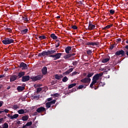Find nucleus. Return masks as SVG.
Returning a JSON list of instances; mask_svg holds the SVG:
<instances>
[{"label":"nucleus","mask_w":128,"mask_h":128,"mask_svg":"<svg viewBox=\"0 0 128 128\" xmlns=\"http://www.w3.org/2000/svg\"><path fill=\"white\" fill-rule=\"evenodd\" d=\"M46 111V108H44V107H40L38 108L36 110V112H38V114H40V112H44Z\"/></svg>","instance_id":"obj_9"},{"label":"nucleus","mask_w":128,"mask_h":128,"mask_svg":"<svg viewBox=\"0 0 128 128\" xmlns=\"http://www.w3.org/2000/svg\"><path fill=\"white\" fill-rule=\"evenodd\" d=\"M34 100H38V98H40V95L34 96Z\"/></svg>","instance_id":"obj_47"},{"label":"nucleus","mask_w":128,"mask_h":128,"mask_svg":"<svg viewBox=\"0 0 128 128\" xmlns=\"http://www.w3.org/2000/svg\"><path fill=\"white\" fill-rule=\"evenodd\" d=\"M26 74V72H21L18 73L17 78H18V80L19 78H22V76H24Z\"/></svg>","instance_id":"obj_12"},{"label":"nucleus","mask_w":128,"mask_h":128,"mask_svg":"<svg viewBox=\"0 0 128 128\" xmlns=\"http://www.w3.org/2000/svg\"><path fill=\"white\" fill-rule=\"evenodd\" d=\"M2 104H4V102H0V108L2 106Z\"/></svg>","instance_id":"obj_52"},{"label":"nucleus","mask_w":128,"mask_h":128,"mask_svg":"<svg viewBox=\"0 0 128 128\" xmlns=\"http://www.w3.org/2000/svg\"><path fill=\"white\" fill-rule=\"evenodd\" d=\"M86 46H98L100 42H88L86 44Z\"/></svg>","instance_id":"obj_16"},{"label":"nucleus","mask_w":128,"mask_h":128,"mask_svg":"<svg viewBox=\"0 0 128 128\" xmlns=\"http://www.w3.org/2000/svg\"><path fill=\"white\" fill-rule=\"evenodd\" d=\"M94 28H96V25L92 24V22H89L88 30H92Z\"/></svg>","instance_id":"obj_10"},{"label":"nucleus","mask_w":128,"mask_h":128,"mask_svg":"<svg viewBox=\"0 0 128 128\" xmlns=\"http://www.w3.org/2000/svg\"><path fill=\"white\" fill-rule=\"evenodd\" d=\"M98 86H97V87H96V86H95V87L94 88V90H98Z\"/></svg>","instance_id":"obj_62"},{"label":"nucleus","mask_w":128,"mask_h":128,"mask_svg":"<svg viewBox=\"0 0 128 128\" xmlns=\"http://www.w3.org/2000/svg\"><path fill=\"white\" fill-rule=\"evenodd\" d=\"M5 30L8 32H12V30L10 28H5Z\"/></svg>","instance_id":"obj_36"},{"label":"nucleus","mask_w":128,"mask_h":128,"mask_svg":"<svg viewBox=\"0 0 128 128\" xmlns=\"http://www.w3.org/2000/svg\"><path fill=\"white\" fill-rule=\"evenodd\" d=\"M96 84V82H94V81H92V82H91L90 84V87L92 88H94V84Z\"/></svg>","instance_id":"obj_33"},{"label":"nucleus","mask_w":128,"mask_h":128,"mask_svg":"<svg viewBox=\"0 0 128 128\" xmlns=\"http://www.w3.org/2000/svg\"><path fill=\"white\" fill-rule=\"evenodd\" d=\"M60 42H58L57 44H56V48H58L60 46Z\"/></svg>","instance_id":"obj_53"},{"label":"nucleus","mask_w":128,"mask_h":128,"mask_svg":"<svg viewBox=\"0 0 128 128\" xmlns=\"http://www.w3.org/2000/svg\"><path fill=\"white\" fill-rule=\"evenodd\" d=\"M117 40H118V42H120V40H122V39H120V38H118V39H117Z\"/></svg>","instance_id":"obj_63"},{"label":"nucleus","mask_w":128,"mask_h":128,"mask_svg":"<svg viewBox=\"0 0 128 128\" xmlns=\"http://www.w3.org/2000/svg\"><path fill=\"white\" fill-rule=\"evenodd\" d=\"M90 78H85L80 80L81 82H82V84H90Z\"/></svg>","instance_id":"obj_8"},{"label":"nucleus","mask_w":128,"mask_h":128,"mask_svg":"<svg viewBox=\"0 0 128 128\" xmlns=\"http://www.w3.org/2000/svg\"><path fill=\"white\" fill-rule=\"evenodd\" d=\"M17 124H22V123L20 122V121H18L16 122Z\"/></svg>","instance_id":"obj_57"},{"label":"nucleus","mask_w":128,"mask_h":128,"mask_svg":"<svg viewBox=\"0 0 128 128\" xmlns=\"http://www.w3.org/2000/svg\"><path fill=\"white\" fill-rule=\"evenodd\" d=\"M78 64V61H74L72 62L73 66H77Z\"/></svg>","instance_id":"obj_46"},{"label":"nucleus","mask_w":128,"mask_h":128,"mask_svg":"<svg viewBox=\"0 0 128 128\" xmlns=\"http://www.w3.org/2000/svg\"><path fill=\"white\" fill-rule=\"evenodd\" d=\"M56 100H52L49 102L50 103V105L52 106V104H56Z\"/></svg>","instance_id":"obj_38"},{"label":"nucleus","mask_w":128,"mask_h":128,"mask_svg":"<svg viewBox=\"0 0 128 128\" xmlns=\"http://www.w3.org/2000/svg\"><path fill=\"white\" fill-rule=\"evenodd\" d=\"M46 106L47 108H50V106H52L49 102H46Z\"/></svg>","instance_id":"obj_35"},{"label":"nucleus","mask_w":128,"mask_h":128,"mask_svg":"<svg viewBox=\"0 0 128 128\" xmlns=\"http://www.w3.org/2000/svg\"><path fill=\"white\" fill-rule=\"evenodd\" d=\"M13 108H14V110H16V109L18 108V106L16 104L14 105Z\"/></svg>","instance_id":"obj_43"},{"label":"nucleus","mask_w":128,"mask_h":128,"mask_svg":"<svg viewBox=\"0 0 128 128\" xmlns=\"http://www.w3.org/2000/svg\"><path fill=\"white\" fill-rule=\"evenodd\" d=\"M2 42L4 44H6V46L7 44H14V40L11 38H4V40H2Z\"/></svg>","instance_id":"obj_2"},{"label":"nucleus","mask_w":128,"mask_h":128,"mask_svg":"<svg viewBox=\"0 0 128 128\" xmlns=\"http://www.w3.org/2000/svg\"><path fill=\"white\" fill-rule=\"evenodd\" d=\"M50 36L52 40H58V36L54 34H52Z\"/></svg>","instance_id":"obj_24"},{"label":"nucleus","mask_w":128,"mask_h":128,"mask_svg":"<svg viewBox=\"0 0 128 128\" xmlns=\"http://www.w3.org/2000/svg\"><path fill=\"white\" fill-rule=\"evenodd\" d=\"M20 68H22V70H28V65L24 62H22L20 63V66H18Z\"/></svg>","instance_id":"obj_7"},{"label":"nucleus","mask_w":128,"mask_h":128,"mask_svg":"<svg viewBox=\"0 0 128 128\" xmlns=\"http://www.w3.org/2000/svg\"><path fill=\"white\" fill-rule=\"evenodd\" d=\"M55 84H56V82L52 81V85Z\"/></svg>","instance_id":"obj_55"},{"label":"nucleus","mask_w":128,"mask_h":128,"mask_svg":"<svg viewBox=\"0 0 128 128\" xmlns=\"http://www.w3.org/2000/svg\"><path fill=\"white\" fill-rule=\"evenodd\" d=\"M55 78L56 80H60V76H58V74L55 75Z\"/></svg>","instance_id":"obj_40"},{"label":"nucleus","mask_w":128,"mask_h":128,"mask_svg":"<svg viewBox=\"0 0 128 128\" xmlns=\"http://www.w3.org/2000/svg\"><path fill=\"white\" fill-rule=\"evenodd\" d=\"M6 76L4 74L0 75V78H4Z\"/></svg>","instance_id":"obj_54"},{"label":"nucleus","mask_w":128,"mask_h":128,"mask_svg":"<svg viewBox=\"0 0 128 128\" xmlns=\"http://www.w3.org/2000/svg\"><path fill=\"white\" fill-rule=\"evenodd\" d=\"M65 52H66V54H70V52H72V46H68L65 48Z\"/></svg>","instance_id":"obj_15"},{"label":"nucleus","mask_w":128,"mask_h":128,"mask_svg":"<svg viewBox=\"0 0 128 128\" xmlns=\"http://www.w3.org/2000/svg\"><path fill=\"white\" fill-rule=\"evenodd\" d=\"M104 76V73L102 72L97 74L93 76L92 80L96 84V82H98V80H100V76Z\"/></svg>","instance_id":"obj_3"},{"label":"nucleus","mask_w":128,"mask_h":128,"mask_svg":"<svg viewBox=\"0 0 128 128\" xmlns=\"http://www.w3.org/2000/svg\"><path fill=\"white\" fill-rule=\"evenodd\" d=\"M110 60V58H106L102 60V62L103 64H106V62H108Z\"/></svg>","instance_id":"obj_25"},{"label":"nucleus","mask_w":128,"mask_h":128,"mask_svg":"<svg viewBox=\"0 0 128 128\" xmlns=\"http://www.w3.org/2000/svg\"><path fill=\"white\" fill-rule=\"evenodd\" d=\"M42 74H48V68L44 66L42 70Z\"/></svg>","instance_id":"obj_18"},{"label":"nucleus","mask_w":128,"mask_h":128,"mask_svg":"<svg viewBox=\"0 0 128 128\" xmlns=\"http://www.w3.org/2000/svg\"><path fill=\"white\" fill-rule=\"evenodd\" d=\"M76 88H74V89H72V92H76Z\"/></svg>","instance_id":"obj_61"},{"label":"nucleus","mask_w":128,"mask_h":128,"mask_svg":"<svg viewBox=\"0 0 128 128\" xmlns=\"http://www.w3.org/2000/svg\"><path fill=\"white\" fill-rule=\"evenodd\" d=\"M38 38L40 40H46V37L45 36H38Z\"/></svg>","instance_id":"obj_32"},{"label":"nucleus","mask_w":128,"mask_h":128,"mask_svg":"<svg viewBox=\"0 0 128 128\" xmlns=\"http://www.w3.org/2000/svg\"><path fill=\"white\" fill-rule=\"evenodd\" d=\"M124 56V55L126 54V52L124 50H120L116 52L115 53V56Z\"/></svg>","instance_id":"obj_5"},{"label":"nucleus","mask_w":128,"mask_h":128,"mask_svg":"<svg viewBox=\"0 0 128 128\" xmlns=\"http://www.w3.org/2000/svg\"><path fill=\"white\" fill-rule=\"evenodd\" d=\"M76 86V83L70 84L68 86V88H74V86Z\"/></svg>","instance_id":"obj_31"},{"label":"nucleus","mask_w":128,"mask_h":128,"mask_svg":"<svg viewBox=\"0 0 128 128\" xmlns=\"http://www.w3.org/2000/svg\"><path fill=\"white\" fill-rule=\"evenodd\" d=\"M52 96H54L55 98H58V96H60V94H58V93H56Z\"/></svg>","instance_id":"obj_42"},{"label":"nucleus","mask_w":128,"mask_h":128,"mask_svg":"<svg viewBox=\"0 0 128 128\" xmlns=\"http://www.w3.org/2000/svg\"><path fill=\"white\" fill-rule=\"evenodd\" d=\"M28 28L23 30H22L20 31V34H28Z\"/></svg>","instance_id":"obj_20"},{"label":"nucleus","mask_w":128,"mask_h":128,"mask_svg":"<svg viewBox=\"0 0 128 128\" xmlns=\"http://www.w3.org/2000/svg\"><path fill=\"white\" fill-rule=\"evenodd\" d=\"M24 90V86H18L17 87V90L18 92H22Z\"/></svg>","instance_id":"obj_22"},{"label":"nucleus","mask_w":128,"mask_h":128,"mask_svg":"<svg viewBox=\"0 0 128 128\" xmlns=\"http://www.w3.org/2000/svg\"><path fill=\"white\" fill-rule=\"evenodd\" d=\"M86 53H87V54H88V56H90L92 54V52L90 50H88L86 51Z\"/></svg>","instance_id":"obj_34"},{"label":"nucleus","mask_w":128,"mask_h":128,"mask_svg":"<svg viewBox=\"0 0 128 128\" xmlns=\"http://www.w3.org/2000/svg\"><path fill=\"white\" fill-rule=\"evenodd\" d=\"M28 118H29L28 116L26 115V116H23L22 118V120H24V122H26V120H28Z\"/></svg>","instance_id":"obj_23"},{"label":"nucleus","mask_w":128,"mask_h":128,"mask_svg":"<svg viewBox=\"0 0 128 128\" xmlns=\"http://www.w3.org/2000/svg\"><path fill=\"white\" fill-rule=\"evenodd\" d=\"M2 120H4V118H0V124L2 122Z\"/></svg>","instance_id":"obj_56"},{"label":"nucleus","mask_w":128,"mask_h":128,"mask_svg":"<svg viewBox=\"0 0 128 128\" xmlns=\"http://www.w3.org/2000/svg\"><path fill=\"white\" fill-rule=\"evenodd\" d=\"M42 88H38L36 90V92L38 93L40 92H42Z\"/></svg>","instance_id":"obj_41"},{"label":"nucleus","mask_w":128,"mask_h":128,"mask_svg":"<svg viewBox=\"0 0 128 128\" xmlns=\"http://www.w3.org/2000/svg\"><path fill=\"white\" fill-rule=\"evenodd\" d=\"M42 76L40 75H38L35 76H31L30 79L32 80V82H36V80H40L42 79Z\"/></svg>","instance_id":"obj_6"},{"label":"nucleus","mask_w":128,"mask_h":128,"mask_svg":"<svg viewBox=\"0 0 128 128\" xmlns=\"http://www.w3.org/2000/svg\"><path fill=\"white\" fill-rule=\"evenodd\" d=\"M30 76H23L22 77V81L24 82H28V80H30Z\"/></svg>","instance_id":"obj_11"},{"label":"nucleus","mask_w":128,"mask_h":128,"mask_svg":"<svg viewBox=\"0 0 128 128\" xmlns=\"http://www.w3.org/2000/svg\"><path fill=\"white\" fill-rule=\"evenodd\" d=\"M68 77H66V76H65L62 79V82H68Z\"/></svg>","instance_id":"obj_29"},{"label":"nucleus","mask_w":128,"mask_h":128,"mask_svg":"<svg viewBox=\"0 0 128 128\" xmlns=\"http://www.w3.org/2000/svg\"><path fill=\"white\" fill-rule=\"evenodd\" d=\"M18 80L16 75H12L10 77V82H14V80Z\"/></svg>","instance_id":"obj_13"},{"label":"nucleus","mask_w":128,"mask_h":128,"mask_svg":"<svg viewBox=\"0 0 128 128\" xmlns=\"http://www.w3.org/2000/svg\"><path fill=\"white\" fill-rule=\"evenodd\" d=\"M18 112L19 114H24V109L19 110Z\"/></svg>","instance_id":"obj_26"},{"label":"nucleus","mask_w":128,"mask_h":128,"mask_svg":"<svg viewBox=\"0 0 128 128\" xmlns=\"http://www.w3.org/2000/svg\"><path fill=\"white\" fill-rule=\"evenodd\" d=\"M88 84H81L80 85L78 88V90H82V88H86Z\"/></svg>","instance_id":"obj_19"},{"label":"nucleus","mask_w":128,"mask_h":128,"mask_svg":"<svg viewBox=\"0 0 128 128\" xmlns=\"http://www.w3.org/2000/svg\"><path fill=\"white\" fill-rule=\"evenodd\" d=\"M18 118V114H14L13 116H11V120H14V118Z\"/></svg>","instance_id":"obj_27"},{"label":"nucleus","mask_w":128,"mask_h":128,"mask_svg":"<svg viewBox=\"0 0 128 128\" xmlns=\"http://www.w3.org/2000/svg\"><path fill=\"white\" fill-rule=\"evenodd\" d=\"M62 53H56L55 54H51L50 56V58H54V60H56L60 58V56H62Z\"/></svg>","instance_id":"obj_4"},{"label":"nucleus","mask_w":128,"mask_h":128,"mask_svg":"<svg viewBox=\"0 0 128 128\" xmlns=\"http://www.w3.org/2000/svg\"><path fill=\"white\" fill-rule=\"evenodd\" d=\"M94 76V72H88L87 75V78H92Z\"/></svg>","instance_id":"obj_28"},{"label":"nucleus","mask_w":128,"mask_h":128,"mask_svg":"<svg viewBox=\"0 0 128 128\" xmlns=\"http://www.w3.org/2000/svg\"><path fill=\"white\" fill-rule=\"evenodd\" d=\"M112 24H110V25H108L102 28V30H106L108 28H112Z\"/></svg>","instance_id":"obj_30"},{"label":"nucleus","mask_w":128,"mask_h":128,"mask_svg":"<svg viewBox=\"0 0 128 128\" xmlns=\"http://www.w3.org/2000/svg\"><path fill=\"white\" fill-rule=\"evenodd\" d=\"M104 86V84L102 82H100L98 86Z\"/></svg>","instance_id":"obj_45"},{"label":"nucleus","mask_w":128,"mask_h":128,"mask_svg":"<svg viewBox=\"0 0 128 128\" xmlns=\"http://www.w3.org/2000/svg\"><path fill=\"white\" fill-rule=\"evenodd\" d=\"M78 4H82V1H79L78 2Z\"/></svg>","instance_id":"obj_58"},{"label":"nucleus","mask_w":128,"mask_h":128,"mask_svg":"<svg viewBox=\"0 0 128 128\" xmlns=\"http://www.w3.org/2000/svg\"><path fill=\"white\" fill-rule=\"evenodd\" d=\"M88 74H86V73H84L83 74V76H86V75H87Z\"/></svg>","instance_id":"obj_60"},{"label":"nucleus","mask_w":128,"mask_h":128,"mask_svg":"<svg viewBox=\"0 0 128 128\" xmlns=\"http://www.w3.org/2000/svg\"><path fill=\"white\" fill-rule=\"evenodd\" d=\"M114 48V44L110 45V50H112Z\"/></svg>","instance_id":"obj_49"},{"label":"nucleus","mask_w":128,"mask_h":128,"mask_svg":"<svg viewBox=\"0 0 128 128\" xmlns=\"http://www.w3.org/2000/svg\"><path fill=\"white\" fill-rule=\"evenodd\" d=\"M22 20H24V22H28V18H24V16L22 17Z\"/></svg>","instance_id":"obj_37"},{"label":"nucleus","mask_w":128,"mask_h":128,"mask_svg":"<svg viewBox=\"0 0 128 128\" xmlns=\"http://www.w3.org/2000/svg\"><path fill=\"white\" fill-rule=\"evenodd\" d=\"M78 74V72L75 71V72H72V76H76V74Z\"/></svg>","instance_id":"obj_48"},{"label":"nucleus","mask_w":128,"mask_h":128,"mask_svg":"<svg viewBox=\"0 0 128 128\" xmlns=\"http://www.w3.org/2000/svg\"><path fill=\"white\" fill-rule=\"evenodd\" d=\"M32 124V121L28 122L25 125L23 126L22 128L30 126Z\"/></svg>","instance_id":"obj_21"},{"label":"nucleus","mask_w":128,"mask_h":128,"mask_svg":"<svg viewBox=\"0 0 128 128\" xmlns=\"http://www.w3.org/2000/svg\"><path fill=\"white\" fill-rule=\"evenodd\" d=\"M70 28H73V30H78V26H76L72 25Z\"/></svg>","instance_id":"obj_39"},{"label":"nucleus","mask_w":128,"mask_h":128,"mask_svg":"<svg viewBox=\"0 0 128 128\" xmlns=\"http://www.w3.org/2000/svg\"><path fill=\"white\" fill-rule=\"evenodd\" d=\"M52 98H48L47 99V101H48V102H50V101H52Z\"/></svg>","instance_id":"obj_51"},{"label":"nucleus","mask_w":128,"mask_h":128,"mask_svg":"<svg viewBox=\"0 0 128 128\" xmlns=\"http://www.w3.org/2000/svg\"><path fill=\"white\" fill-rule=\"evenodd\" d=\"M74 70V68H70L68 70L66 71V72L63 73L64 76H68V74H70Z\"/></svg>","instance_id":"obj_17"},{"label":"nucleus","mask_w":128,"mask_h":128,"mask_svg":"<svg viewBox=\"0 0 128 128\" xmlns=\"http://www.w3.org/2000/svg\"><path fill=\"white\" fill-rule=\"evenodd\" d=\"M125 48H126L127 50H128V45L125 46Z\"/></svg>","instance_id":"obj_64"},{"label":"nucleus","mask_w":128,"mask_h":128,"mask_svg":"<svg viewBox=\"0 0 128 128\" xmlns=\"http://www.w3.org/2000/svg\"><path fill=\"white\" fill-rule=\"evenodd\" d=\"M7 116H8V118H11L12 116H10V114H8L7 115Z\"/></svg>","instance_id":"obj_59"},{"label":"nucleus","mask_w":128,"mask_h":128,"mask_svg":"<svg viewBox=\"0 0 128 128\" xmlns=\"http://www.w3.org/2000/svg\"><path fill=\"white\" fill-rule=\"evenodd\" d=\"M56 50H48L47 51L44 50L41 53H39L38 54V56H40V58H46V56H48L50 58V54H54L56 53Z\"/></svg>","instance_id":"obj_1"},{"label":"nucleus","mask_w":128,"mask_h":128,"mask_svg":"<svg viewBox=\"0 0 128 128\" xmlns=\"http://www.w3.org/2000/svg\"><path fill=\"white\" fill-rule=\"evenodd\" d=\"M76 56V54L75 53H71V54H66V56H64V58H65V60H68V58H71V56Z\"/></svg>","instance_id":"obj_14"},{"label":"nucleus","mask_w":128,"mask_h":128,"mask_svg":"<svg viewBox=\"0 0 128 128\" xmlns=\"http://www.w3.org/2000/svg\"><path fill=\"white\" fill-rule=\"evenodd\" d=\"M2 112H6V113H8V112L9 110L8 109H6L4 110H2Z\"/></svg>","instance_id":"obj_50"},{"label":"nucleus","mask_w":128,"mask_h":128,"mask_svg":"<svg viewBox=\"0 0 128 128\" xmlns=\"http://www.w3.org/2000/svg\"><path fill=\"white\" fill-rule=\"evenodd\" d=\"M110 14H114V12H116L114 11V10H110Z\"/></svg>","instance_id":"obj_44"}]
</instances>
